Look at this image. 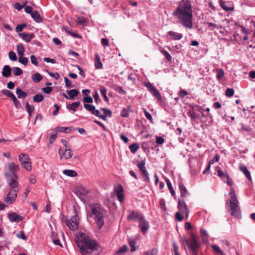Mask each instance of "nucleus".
Here are the masks:
<instances>
[{
	"instance_id": "nucleus-40",
	"label": "nucleus",
	"mask_w": 255,
	"mask_h": 255,
	"mask_svg": "<svg viewBox=\"0 0 255 255\" xmlns=\"http://www.w3.org/2000/svg\"><path fill=\"white\" fill-rule=\"evenodd\" d=\"M139 148V146L137 143H132L129 146V149L132 153H134Z\"/></svg>"
},
{
	"instance_id": "nucleus-48",
	"label": "nucleus",
	"mask_w": 255,
	"mask_h": 255,
	"mask_svg": "<svg viewBox=\"0 0 255 255\" xmlns=\"http://www.w3.org/2000/svg\"><path fill=\"white\" fill-rule=\"evenodd\" d=\"M234 94V90L232 88H227L226 91V96L228 97L233 96Z\"/></svg>"
},
{
	"instance_id": "nucleus-10",
	"label": "nucleus",
	"mask_w": 255,
	"mask_h": 255,
	"mask_svg": "<svg viewBox=\"0 0 255 255\" xmlns=\"http://www.w3.org/2000/svg\"><path fill=\"white\" fill-rule=\"evenodd\" d=\"M138 222L139 228L140 229L142 234H145L147 232L149 227L148 222L146 220L143 216H142L141 219H140Z\"/></svg>"
},
{
	"instance_id": "nucleus-28",
	"label": "nucleus",
	"mask_w": 255,
	"mask_h": 255,
	"mask_svg": "<svg viewBox=\"0 0 255 255\" xmlns=\"http://www.w3.org/2000/svg\"><path fill=\"white\" fill-rule=\"evenodd\" d=\"M16 94L17 96V97L19 99L20 98H25L27 97V95L26 93L22 91L19 88H17L16 89Z\"/></svg>"
},
{
	"instance_id": "nucleus-14",
	"label": "nucleus",
	"mask_w": 255,
	"mask_h": 255,
	"mask_svg": "<svg viewBox=\"0 0 255 255\" xmlns=\"http://www.w3.org/2000/svg\"><path fill=\"white\" fill-rule=\"evenodd\" d=\"M61 148H59V153L60 154V156L61 158L64 157L66 159H68L71 158L72 156V152L70 148H67L66 150H65L64 152L62 154L61 153Z\"/></svg>"
},
{
	"instance_id": "nucleus-63",
	"label": "nucleus",
	"mask_w": 255,
	"mask_h": 255,
	"mask_svg": "<svg viewBox=\"0 0 255 255\" xmlns=\"http://www.w3.org/2000/svg\"><path fill=\"white\" fill-rule=\"evenodd\" d=\"M144 113L145 117L150 121H152V118L151 114L147 112L146 110H144Z\"/></svg>"
},
{
	"instance_id": "nucleus-23",
	"label": "nucleus",
	"mask_w": 255,
	"mask_h": 255,
	"mask_svg": "<svg viewBox=\"0 0 255 255\" xmlns=\"http://www.w3.org/2000/svg\"><path fill=\"white\" fill-rule=\"evenodd\" d=\"M67 93L69 95V99L74 100L75 97L78 96L79 92L77 89H72L70 91H67Z\"/></svg>"
},
{
	"instance_id": "nucleus-47",
	"label": "nucleus",
	"mask_w": 255,
	"mask_h": 255,
	"mask_svg": "<svg viewBox=\"0 0 255 255\" xmlns=\"http://www.w3.org/2000/svg\"><path fill=\"white\" fill-rule=\"evenodd\" d=\"M128 247L126 245H124L121 247L119 250L116 252V254H120L121 253H124L128 251Z\"/></svg>"
},
{
	"instance_id": "nucleus-1",
	"label": "nucleus",
	"mask_w": 255,
	"mask_h": 255,
	"mask_svg": "<svg viewBox=\"0 0 255 255\" xmlns=\"http://www.w3.org/2000/svg\"><path fill=\"white\" fill-rule=\"evenodd\" d=\"M193 10L191 2L189 0L179 1L173 12V16L183 26L191 29L193 27Z\"/></svg>"
},
{
	"instance_id": "nucleus-26",
	"label": "nucleus",
	"mask_w": 255,
	"mask_h": 255,
	"mask_svg": "<svg viewBox=\"0 0 255 255\" xmlns=\"http://www.w3.org/2000/svg\"><path fill=\"white\" fill-rule=\"evenodd\" d=\"M220 3L221 7L226 11H232L234 9L233 7L228 5L227 2L223 0H220Z\"/></svg>"
},
{
	"instance_id": "nucleus-35",
	"label": "nucleus",
	"mask_w": 255,
	"mask_h": 255,
	"mask_svg": "<svg viewBox=\"0 0 255 255\" xmlns=\"http://www.w3.org/2000/svg\"><path fill=\"white\" fill-rule=\"evenodd\" d=\"M145 164V162L144 160H142L141 161H136V165L140 171L143 170L146 168Z\"/></svg>"
},
{
	"instance_id": "nucleus-58",
	"label": "nucleus",
	"mask_w": 255,
	"mask_h": 255,
	"mask_svg": "<svg viewBox=\"0 0 255 255\" xmlns=\"http://www.w3.org/2000/svg\"><path fill=\"white\" fill-rule=\"evenodd\" d=\"M211 247L213 249V250L214 251V253H215V255L218 253L220 251H221L220 247L217 245H211Z\"/></svg>"
},
{
	"instance_id": "nucleus-41",
	"label": "nucleus",
	"mask_w": 255,
	"mask_h": 255,
	"mask_svg": "<svg viewBox=\"0 0 255 255\" xmlns=\"http://www.w3.org/2000/svg\"><path fill=\"white\" fill-rule=\"evenodd\" d=\"M43 99L44 97L41 94H37L33 97V101L34 102L39 103L41 102Z\"/></svg>"
},
{
	"instance_id": "nucleus-2",
	"label": "nucleus",
	"mask_w": 255,
	"mask_h": 255,
	"mask_svg": "<svg viewBox=\"0 0 255 255\" xmlns=\"http://www.w3.org/2000/svg\"><path fill=\"white\" fill-rule=\"evenodd\" d=\"M76 242L82 255L91 254L98 249L96 242L85 233H80Z\"/></svg>"
},
{
	"instance_id": "nucleus-42",
	"label": "nucleus",
	"mask_w": 255,
	"mask_h": 255,
	"mask_svg": "<svg viewBox=\"0 0 255 255\" xmlns=\"http://www.w3.org/2000/svg\"><path fill=\"white\" fill-rule=\"evenodd\" d=\"M57 131L61 132H65L68 133L71 131V129L70 128H65V127H58L57 128Z\"/></svg>"
},
{
	"instance_id": "nucleus-54",
	"label": "nucleus",
	"mask_w": 255,
	"mask_h": 255,
	"mask_svg": "<svg viewBox=\"0 0 255 255\" xmlns=\"http://www.w3.org/2000/svg\"><path fill=\"white\" fill-rule=\"evenodd\" d=\"M11 99L13 101V103L14 104L15 107L16 108H19V107L20 106V103H19V101L17 99L16 97L14 96L13 97V98H12Z\"/></svg>"
},
{
	"instance_id": "nucleus-59",
	"label": "nucleus",
	"mask_w": 255,
	"mask_h": 255,
	"mask_svg": "<svg viewBox=\"0 0 255 255\" xmlns=\"http://www.w3.org/2000/svg\"><path fill=\"white\" fill-rule=\"evenodd\" d=\"M30 60H31V63L34 65H37L38 64V62H37V58L36 57L32 55L30 56Z\"/></svg>"
},
{
	"instance_id": "nucleus-3",
	"label": "nucleus",
	"mask_w": 255,
	"mask_h": 255,
	"mask_svg": "<svg viewBox=\"0 0 255 255\" xmlns=\"http://www.w3.org/2000/svg\"><path fill=\"white\" fill-rule=\"evenodd\" d=\"M4 176L7 180L8 185L11 187L7 196L4 199V201L7 204H11L16 199L18 192V182L14 179H9V174L6 172L4 173Z\"/></svg>"
},
{
	"instance_id": "nucleus-4",
	"label": "nucleus",
	"mask_w": 255,
	"mask_h": 255,
	"mask_svg": "<svg viewBox=\"0 0 255 255\" xmlns=\"http://www.w3.org/2000/svg\"><path fill=\"white\" fill-rule=\"evenodd\" d=\"M91 207L92 213L90 216L95 220L97 228L101 229L104 225L103 210L98 204L91 205Z\"/></svg>"
},
{
	"instance_id": "nucleus-38",
	"label": "nucleus",
	"mask_w": 255,
	"mask_h": 255,
	"mask_svg": "<svg viewBox=\"0 0 255 255\" xmlns=\"http://www.w3.org/2000/svg\"><path fill=\"white\" fill-rule=\"evenodd\" d=\"M220 156L218 154H216L215 157L211 160H210L208 163V171L210 168V165L214 164L215 162H218L219 160Z\"/></svg>"
},
{
	"instance_id": "nucleus-13",
	"label": "nucleus",
	"mask_w": 255,
	"mask_h": 255,
	"mask_svg": "<svg viewBox=\"0 0 255 255\" xmlns=\"http://www.w3.org/2000/svg\"><path fill=\"white\" fill-rule=\"evenodd\" d=\"M19 36L26 42H30L35 37V35L33 33L26 32L19 33Z\"/></svg>"
},
{
	"instance_id": "nucleus-52",
	"label": "nucleus",
	"mask_w": 255,
	"mask_h": 255,
	"mask_svg": "<svg viewBox=\"0 0 255 255\" xmlns=\"http://www.w3.org/2000/svg\"><path fill=\"white\" fill-rule=\"evenodd\" d=\"M25 26H26L25 24L17 25L15 28L16 31L17 32L22 31Z\"/></svg>"
},
{
	"instance_id": "nucleus-21",
	"label": "nucleus",
	"mask_w": 255,
	"mask_h": 255,
	"mask_svg": "<svg viewBox=\"0 0 255 255\" xmlns=\"http://www.w3.org/2000/svg\"><path fill=\"white\" fill-rule=\"evenodd\" d=\"M80 104V102L77 101L74 102L71 104H69L67 105V109L69 111H72L73 112H75L76 111V109L79 106Z\"/></svg>"
},
{
	"instance_id": "nucleus-51",
	"label": "nucleus",
	"mask_w": 255,
	"mask_h": 255,
	"mask_svg": "<svg viewBox=\"0 0 255 255\" xmlns=\"http://www.w3.org/2000/svg\"><path fill=\"white\" fill-rule=\"evenodd\" d=\"M101 109L104 111V115H107V117H109L112 116V112L110 110L107 109L105 108H102Z\"/></svg>"
},
{
	"instance_id": "nucleus-64",
	"label": "nucleus",
	"mask_w": 255,
	"mask_h": 255,
	"mask_svg": "<svg viewBox=\"0 0 255 255\" xmlns=\"http://www.w3.org/2000/svg\"><path fill=\"white\" fill-rule=\"evenodd\" d=\"M175 218L177 221L181 222L182 221L183 217L179 212H177L175 214Z\"/></svg>"
},
{
	"instance_id": "nucleus-9",
	"label": "nucleus",
	"mask_w": 255,
	"mask_h": 255,
	"mask_svg": "<svg viewBox=\"0 0 255 255\" xmlns=\"http://www.w3.org/2000/svg\"><path fill=\"white\" fill-rule=\"evenodd\" d=\"M7 167L8 171L11 173V174L9 173L10 177L9 179H14L17 181V176L16 173L19 170V167L17 164L14 162L8 163L7 164ZM8 173V172H7Z\"/></svg>"
},
{
	"instance_id": "nucleus-62",
	"label": "nucleus",
	"mask_w": 255,
	"mask_h": 255,
	"mask_svg": "<svg viewBox=\"0 0 255 255\" xmlns=\"http://www.w3.org/2000/svg\"><path fill=\"white\" fill-rule=\"evenodd\" d=\"M121 115L123 117H128V111L126 109H124L121 112Z\"/></svg>"
},
{
	"instance_id": "nucleus-8",
	"label": "nucleus",
	"mask_w": 255,
	"mask_h": 255,
	"mask_svg": "<svg viewBox=\"0 0 255 255\" xmlns=\"http://www.w3.org/2000/svg\"><path fill=\"white\" fill-rule=\"evenodd\" d=\"M18 159L23 168L27 171H30L31 170V162L27 154L21 153L18 156Z\"/></svg>"
},
{
	"instance_id": "nucleus-31",
	"label": "nucleus",
	"mask_w": 255,
	"mask_h": 255,
	"mask_svg": "<svg viewBox=\"0 0 255 255\" xmlns=\"http://www.w3.org/2000/svg\"><path fill=\"white\" fill-rule=\"evenodd\" d=\"M17 53L19 56H23V53L24 52L25 49L23 45L20 43L16 46Z\"/></svg>"
},
{
	"instance_id": "nucleus-24",
	"label": "nucleus",
	"mask_w": 255,
	"mask_h": 255,
	"mask_svg": "<svg viewBox=\"0 0 255 255\" xmlns=\"http://www.w3.org/2000/svg\"><path fill=\"white\" fill-rule=\"evenodd\" d=\"M95 66L96 69H101L103 67V64L101 61L100 56L98 54H95Z\"/></svg>"
},
{
	"instance_id": "nucleus-16",
	"label": "nucleus",
	"mask_w": 255,
	"mask_h": 255,
	"mask_svg": "<svg viewBox=\"0 0 255 255\" xmlns=\"http://www.w3.org/2000/svg\"><path fill=\"white\" fill-rule=\"evenodd\" d=\"M115 191L116 192L118 199L119 200V201L122 203L123 202L124 200V195L123 194V188L122 187L121 185H120L119 187H118L117 189H116Z\"/></svg>"
},
{
	"instance_id": "nucleus-30",
	"label": "nucleus",
	"mask_w": 255,
	"mask_h": 255,
	"mask_svg": "<svg viewBox=\"0 0 255 255\" xmlns=\"http://www.w3.org/2000/svg\"><path fill=\"white\" fill-rule=\"evenodd\" d=\"M200 235L202 239L203 242L206 244L207 242V231L203 228H201L200 229Z\"/></svg>"
},
{
	"instance_id": "nucleus-17",
	"label": "nucleus",
	"mask_w": 255,
	"mask_h": 255,
	"mask_svg": "<svg viewBox=\"0 0 255 255\" xmlns=\"http://www.w3.org/2000/svg\"><path fill=\"white\" fill-rule=\"evenodd\" d=\"M240 170L244 174L249 180L252 181L251 173L245 165H241L240 166Z\"/></svg>"
},
{
	"instance_id": "nucleus-56",
	"label": "nucleus",
	"mask_w": 255,
	"mask_h": 255,
	"mask_svg": "<svg viewBox=\"0 0 255 255\" xmlns=\"http://www.w3.org/2000/svg\"><path fill=\"white\" fill-rule=\"evenodd\" d=\"M144 85L147 88L148 90L150 91V92H152L153 90V89L155 88L150 83H145Z\"/></svg>"
},
{
	"instance_id": "nucleus-37",
	"label": "nucleus",
	"mask_w": 255,
	"mask_h": 255,
	"mask_svg": "<svg viewBox=\"0 0 255 255\" xmlns=\"http://www.w3.org/2000/svg\"><path fill=\"white\" fill-rule=\"evenodd\" d=\"M1 93L4 95L12 99L14 96V95L10 91L7 89H4L1 91Z\"/></svg>"
},
{
	"instance_id": "nucleus-34",
	"label": "nucleus",
	"mask_w": 255,
	"mask_h": 255,
	"mask_svg": "<svg viewBox=\"0 0 255 255\" xmlns=\"http://www.w3.org/2000/svg\"><path fill=\"white\" fill-rule=\"evenodd\" d=\"M25 107H26V110L28 113L29 118H30L31 116L32 112L34 110V107L32 105V106L29 105L27 102L26 103Z\"/></svg>"
},
{
	"instance_id": "nucleus-55",
	"label": "nucleus",
	"mask_w": 255,
	"mask_h": 255,
	"mask_svg": "<svg viewBox=\"0 0 255 255\" xmlns=\"http://www.w3.org/2000/svg\"><path fill=\"white\" fill-rule=\"evenodd\" d=\"M100 91L103 96L107 95V90L103 86H100Z\"/></svg>"
},
{
	"instance_id": "nucleus-32",
	"label": "nucleus",
	"mask_w": 255,
	"mask_h": 255,
	"mask_svg": "<svg viewBox=\"0 0 255 255\" xmlns=\"http://www.w3.org/2000/svg\"><path fill=\"white\" fill-rule=\"evenodd\" d=\"M32 79L34 82L38 83L42 79V76L38 73L32 76Z\"/></svg>"
},
{
	"instance_id": "nucleus-25",
	"label": "nucleus",
	"mask_w": 255,
	"mask_h": 255,
	"mask_svg": "<svg viewBox=\"0 0 255 255\" xmlns=\"http://www.w3.org/2000/svg\"><path fill=\"white\" fill-rule=\"evenodd\" d=\"M31 16L36 22L39 23L42 21V19L36 11H33V12L31 14Z\"/></svg>"
},
{
	"instance_id": "nucleus-50",
	"label": "nucleus",
	"mask_w": 255,
	"mask_h": 255,
	"mask_svg": "<svg viewBox=\"0 0 255 255\" xmlns=\"http://www.w3.org/2000/svg\"><path fill=\"white\" fill-rule=\"evenodd\" d=\"M16 237L19 239H22L23 240H26L27 237L24 235L23 231H20L16 234Z\"/></svg>"
},
{
	"instance_id": "nucleus-19",
	"label": "nucleus",
	"mask_w": 255,
	"mask_h": 255,
	"mask_svg": "<svg viewBox=\"0 0 255 255\" xmlns=\"http://www.w3.org/2000/svg\"><path fill=\"white\" fill-rule=\"evenodd\" d=\"M168 34L171 36L172 37V39L174 40H180L183 37L182 34L173 31H168Z\"/></svg>"
},
{
	"instance_id": "nucleus-33",
	"label": "nucleus",
	"mask_w": 255,
	"mask_h": 255,
	"mask_svg": "<svg viewBox=\"0 0 255 255\" xmlns=\"http://www.w3.org/2000/svg\"><path fill=\"white\" fill-rule=\"evenodd\" d=\"M165 181L167 184V187H168V189L169 190L171 194H172V195L173 196H174V195H175V192L172 188V185H171V183L170 180L168 178H166L165 179Z\"/></svg>"
},
{
	"instance_id": "nucleus-22",
	"label": "nucleus",
	"mask_w": 255,
	"mask_h": 255,
	"mask_svg": "<svg viewBox=\"0 0 255 255\" xmlns=\"http://www.w3.org/2000/svg\"><path fill=\"white\" fill-rule=\"evenodd\" d=\"M89 193V191L83 187H80L76 190V194L80 196H85Z\"/></svg>"
},
{
	"instance_id": "nucleus-18",
	"label": "nucleus",
	"mask_w": 255,
	"mask_h": 255,
	"mask_svg": "<svg viewBox=\"0 0 255 255\" xmlns=\"http://www.w3.org/2000/svg\"><path fill=\"white\" fill-rule=\"evenodd\" d=\"M178 183L181 196L183 198L186 197L188 196V193L186 187L181 181H179Z\"/></svg>"
},
{
	"instance_id": "nucleus-27",
	"label": "nucleus",
	"mask_w": 255,
	"mask_h": 255,
	"mask_svg": "<svg viewBox=\"0 0 255 255\" xmlns=\"http://www.w3.org/2000/svg\"><path fill=\"white\" fill-rule=\"evenodd\" d=\"M63 173L69 177H76L77 176V173L73 170L66 169L63 171Z\"/></svg>"
},
{
	"instance_id": "nucleus-12",
	"label": "nucleus",
	"mask_w": 255,
	"mask_h": 255,
	"mask_svg": "<svg viewBox=\"0 0 255 255\" xmlns=\"http://www.w3.org/2000/svg\"><path fill=\"white\" fill-rule=\"evenodd\" d=\"M142 216H143V215L139 212H135L134 211H129V214L127 216V219L128 220H137L138 221L140 219H141Z\"/></svg>"
},
{
	"instance_id": "nucleus-29",
	"label": "nucleus",
	"mask_w": 255,
	"mask_h": 255,
	"mask_svg": "<svg viewBox=\"0 0 255 255\" xmlns=\"http://www.w3.org/2000/svg\"><path fill=\"white\" fill-rule=\"evenodd\" d=\"M142 173V175L143 176V181L146 183H148L150 182V178L149 176V174L146 170V169H144L143 170L141 171Z\"/></svg>"
},
{
	"instance_id": "nucleus-49",
	"label": "nucleus",
	"mask_w": 255,
	"mask_h": 255,
	"mask_svg": "<svg viewBox=\"0 0 255 255\" xmlns=\"http://www.w3.org/2000/svg\"><path fill=\"white\" fill-rule=\"evenodd\" d=\"M9 59L12 61H16L17 60V56L16 54L12 51L9 52L8 54Z\"/></svg>"
},
{
	"instance_id": "nucleus-44",
	"label": "nucleus",
	"mask_w": 255,
	"mask_h": 255,
	"mask_svg": "<svg viewBox=\"0 0 255 255\" xmlns=\"http://www.w3.org/2000/svg\"><path fill=\"white\" fill-rule=\"evenodd\" d=\"M160 52L168 61H171L172 57L167 51L164 50H160Z\"/></svg>"
},
{
	"instance_id": "nucleus-61",
	"label": "nucleus",
	"mask_w": 255,
	"mask_h": 255,
	"mask_svg": "<svg viewBox=\"0 0 255 255\" xmlns=\"http://www.w3.org/2000/svg\"><path fill=\"white\" fill-rule=\"evenodd\" d=\"M25 4V3L23 5H21L18 2H16L13 4V6L16 9L20 10L24 7Z\"/></svg>"
},
{
	"instance_id": "nucleus-45",
	"label": "nucleus",
	"mask_w": 255,
	"mask_h": 255,
	"mask_svg": "<svg viewBox=\"0 0 255 255\" xmlns=\"http://www.w3.org/2000/svg\"><path fill=\"white\" fill-rule=\"evenodd\" d=\"M150 93L153 96L157 98L158 99H159V100L161 99L160 94L156 88H155L154 89H153V90L152 92H151Z\"/></svg>"
},
{
	"instance_id": "nucleus-11",
	"label": "nucleus",
	"mask_w": 255,
	"mask_h": 255,
	"mask_svg": "<svg viewBox=\"0 0 255 255\" xmlns=\"http://www.w3.org/2000/svg\"><path fill=\"white\" fill-rule=\"evenodd\" d=\"M7 218L11 223H18L22 221L23 218L15 212H10L7 214Z\"/></svg>"
},
{
	"instance_id": "nucleus-6",
	"label": "nucleus",
	"mask_w": 255,
	"mask_h": 255,
	"mask_svg": "<svg viewBox=\"0 0 255 255\" xmlns=\"http://www.w3.org/2000/svg\"><path fill=\"white\" fill-rule=\"evenodd\" d=\"M190 235L191 236L190 240L185 239L184 241L193 254H195L196 250L199 247V245L195 234L193 233H190Z\"/></svg>"
},
{
	"instance_id": "nucleus-57",
	"label": "nucleus",
	"mask_w": 255,
	"mask_h": 255,
	"mask_svg": "<svg viewBox=\"0 0 255 255\" xmlns=\"http://www.w3.org/2000/svg\"><path fill=\"white\" fill-rule=\"evenodd\" d=\"M83 102L86 103H92L93 100L91 97H85L83 98Z\"/></svg>"
},
{
	"instance_id": "nucleus-15",
	"label": "nucleus",
	"mask_w": 255,
	"mask_h": 255,
	"mask_svg": "<svg viewBox=\"0 0 255 255\" xmlns=\"http://www.w3.org/2000/svg\"><path fill=\"white\" fill-rule=\"evenodd\" d=\"M178 207L179 210L181 213L185 212L186 213V218H187L189 211L187 208L185 202L179 199Z\"/></svg>"
},
{
	"instance_id": "nucleus-20",
	"label": "nucleus",
	"mask_w": 255,
	"mask_h": 255,
	"mask_svg": "<svg viewBox=\"0 0 255 255\" xmlns=\"http://www.w3.org/2000/svg\"><path fill=\"white\" fill-rule=\"evenodd\" d=\"M11 69L8 65L4 66L2 71V75L4 77H8L11 75Z\"/></svg>"
},
{
	"instance_id": "nucleus-7",
	"label": "nucleus",
	"mask_w": 255,
	"mask_h": 255,
	"mask_svg": "<svg viewBox=\"0 0 255 255\" xmlns=\"http://www.w3.org/2000/svg\"><path fill=\"white\" fill-rule=\"evenodd\" d=\"M74 215L70 219H66L64 221L67 227L72 231H76L78 228L79 222L78 221V216L76 210H74Z\"/></svg>"
},
{
	"instance_id": "nucleus-46",
	"label": "nucleus",
	"mask_w": 255,
	"mask_h": 255,
	"mask_svg": "<svg viewBox=\"0 0 255 255\" xmlns=\"http://www.w3.org/2000/svg\"><path fill=\"white\" fill-rule=\"evenodd\" d=\"M18 61L23 65H26L27 64L28 59L23 56H20L18 58Z\"/></svg>"
},
{
	"instance_id": "nucleus-36",
	"label": "nucleus",
	"mask_w": 255,
	"mask_h": 255,
	"mask_svg": "<svg viewBox=\"0 0 255 255\" xmlns=\"http://www.w3.org/2000/svg\"><path fill=\"white\" fill-rule=\"evenodd\" d=\"M217 75L216 78L218 80L221 79L224 75V70L221 68L217 69L216 70Z\"/></svg>"
},
{
	"instance_id": "nucleus-60",
	"label": "nucleus",
	"mask_w": 255,
	"mask_h": 255,
	"mask_svg": "<svg viewBox=\"0 0 255 255\" xmlns=\"http://www.w3.org/2000/svg\"><path fill=\"white\" fill-rule=\"evenodd\" d=\"M156 142L157 144H162L164 142V139L162 137L156 136Z\"/></svg>"
},
{
	"instance_id": "nucleus-39",
	"label": "nucleus",
	"mask_w": 255,
	"mask_h": 255,
	"mask_svg": "<svg viewBox=\"0 0 255 255\" xmlns=\"http://www.w3.org/2000/svg\"><path fill=\"white\" fill-rule=\"evenodd\" d=\"M84 107L86 109V110L90 112L92 114L95 110V107L94 106L88 104H85L84 105Z\"/></svg>"
},
{
	"instance_id": "nucleus-43",
	"label": "nucleus",
	"mask_w": 255,
	"mask_h": 255,
	"mask_svg": "<svg viewBox=\"0 0 255 255\" xmlns=\"http://www.w3.org/2000/svg\"><path fill=\"white\" fill-rule=\"evenodd\" d=\"M12 71L15 76H19L23 73V71L19 67H14Z\"/></svg>"
},
{
	"instance_id": "nucleus-5",
	"label": "nucleus",
	"mask_w": 255,
	"mask_h": 255,
	"mask_svg": "<svg viewBox=\"0 0 255 255\" xmlns=\"http://www.w3.org/2000/svg\"><path fill=\"white\" fill-rule=\"evenodd\" d=\"M231 196V200L230 201L229 213L231 215L236 217H238L240 215V208L238 206L239 202L235 192L232 190L230 193Z\"/></svg>"
},
{
	"instance_id": "nucleus-53",
	"label": "nucleus",
	"mask_w": 255,
	"mask_h": 255,
	"mask_svg": "<svg viewBox=\"0 0 255 255\" xmlns=\"http://www.w3.org/2000/svg\"><path fill=\"white\" fill-rule=\"evenodd\" d=\"M135 244H136V243L134 241H131L129 242V245L130 248V251L131 252H134L136 250L135 247Z\"/></svg>"
}]
</instances>
